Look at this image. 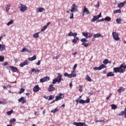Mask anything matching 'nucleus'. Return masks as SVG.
I'll use <instances>...</instances> for the list:
<instances>
[{
	"label": "nucleus",
	"instance_id": "f257e3e1",
	"mask_svg": "<svg viewBox=\"0 0 126 126\" xmlns=\"http://www.w3.org/2000/svg\"><path fill=\"white\" fill-rule=\"evenodd\" d=\"M126 64L122 63L119 67H115L113 68L114 72L117 73L120 72V73H124L126 71Z\"/></svg>",
	"mask_w": 126,
	"mask_h": 126
},
{
	"label": "nucleus",
	"instance_id": "f03ea898",
	"mask_svg": "<svg viewBox=\"0 0 126 126\" xmlns=\"http://www.w3.org/2000/svg\"><path fill=\"white\" fill-rule=\"evenodd\" d=\"M81 95H80L79 97L76 99V103L77 104H78L79 103L80 104H87L90 102V98L89 97H87L86 100H84L81 99Z\"/></svg>",
	"mask_w": 126,
	"mask_h": 126
},
{
	"label": "nucleus",
	"instance_id": "7ed1b4c3",
	"mask_svg": "<svg viewBox=\"0 0 126 126\" xmlns=\"http://www.w3.org/2000/svg\"><path fill=\"white\" fill-rule=\"evenodd\" d=\"M18 7L22 12H24V11H26L28 9V7L26 6V5L23 4V3L19 4Z\"/></svg>",
	"mask_w": 126,
	"mask_h": 126
},
{
	"label": "nucleus",
	"instance_id": "20e7f679",
	"mask_svg": "<svg viewBox=\"0 0 126 126\" xmlns=\"http://www.w3.org/2000/svg\"><path fill=\"white\" fill-rule=\"evenodd\" d=\"M62 75L61 74L58 75V76L55 79L53 80L52 83L53 84H56V82L58 83H60L61 81H62Z\"/></svg>",
	"mask_w": 126,
	"mask_h": 126
},
{
	"label": "nucleus",
	"instance_id": "39448f33",
	"mask_svg": "<svg viewBox=\"0 0 126 126\" xmlns=\"http://www.w3.org/2000/svg\"><path fill=\"white\" fill-rule=\"evenodd\" d=\"M107 68V66L105 65V64H102L98 67H94L93 68V69H94V70H101V69H103V68Z\"/></svg>",
	"mask_w": 126,
	"mask_h": 126
},
{
	"label": "nucleus",
	"instance_id": "423d86ee",
	"mask_svg": "<svg viewBox=\"0 0 126 126\" xmlns=\"http://www.w3.org/2000/svg\"><path fill=\"white\" fill-rule=\"evenodd\" d=\"M113 38L115 41H119L120 37H119V33L117 32H112Z\"/></svg>",
	"mask_w": 126,
	"mask_h": 126
},
{
	"label": "nucleus",
	"instance_id": "0eeeda50",
	"mask_svg": "<svg viewBox=\"0 0 126 126\" xmlns=\"http://www.w3.org/2000/svg\"><path fill=\"white\" fill-rule=\"evenodd\" d=\"M100 17H102V14L101 13L98 15L94 16L93 18L91 20L92 22H95V21L98 20Z\"/></svg>",
	"mask_w": 126,
	"mask_h": 126
},
{
	"label": "nucleus",
	"instance_id": "6e6552de",
	"mask_svg": "<svg viewBox=\"0 0 126 126\" xmlns=\"http://www.w3.org/2000/svg\"><path fill=\"white\" fill-rule=\"evenodd\" d=\"M73 125L76 126H87L86 124L83 122H74Z\"/></svg>",
	"mask_w": 126,
	"mask_h": 126
},
{
	"label": "nucleus",
	"instance_id": "1a4fd4ad",
	"mask_svg": "<svg viewBox=\"0 0 126 126\" xmlns=\"http://www.w3.org/2000/svg\"><path fill=\"white\" fill-rule=\"evenodd\" d=\"M64 97V95L63 94H59L56 97V101H59V100H62V99H63Z\"/></svg>",
	"mask_w": 126,
	"mask_h": 126
},
{
	"label": "nucleus",
	"instance_id": "9d476101",
	"mask_svg": "<svg viewBox=\"0 0 126 126\" xmlns=\"http://www.w3.org/2000/svg\"><path fill=\"white\" fill-rule=\"evenodd\" d=\"M77 7H78V6H77V5H76V4H75L74 3L72 5V7H71V9L70 10V11L71 12H74L75 11H77Z\"/></svg>",
	"mask_w": 126,
	"mask_h": 126
},
{
	"label": "nucleus",
	"instance_id": "9b49d317",
	"mask_svg": "<svg viewBox=\"0 0 126 126\" xmlns=\"http://www.w3.org/2000/svg\"><path fill=\"white\" fill-rule=\"evenodd\" d=\"M48 80H50V77H49L48 76H46L41 78L40 79V82H41V83H43V82H46V81H48Z\"/></svg>",
	"mask_w": 126,
	"mask_h": 126
},
{
	"label": "nucleus",
	"instance_id": "f8f14e48",
	"mask_svg": "<svg viewBox=\"0 0 126 126\" xmlns=\"http://www.w3.org/2000/svg\"><path fill=\"white\" fill-rule=\"evenodd\" d=\"M18 102L20 103H22V104H25L26 103V100L25 99V97L22 96L18 100Z\"/></svg>",
	"mask_w": 126,
	"mask_h": 126
},
{
	"label": "nucleus",
	"instance_id": "ddd939ff",
	"mask_svg": "<svg viewBox=\"0 0 126 126\" xmlns=\"http://www.w3.org/2000/svg\"><path fill=\"white\" fill-rule=\"evenodd\" d=\"M28 63H29V61H28V60H26L20 64V66L21 67H23L24 65H27V64H28Z\"/></svg>",
	"mask_w": 126,
	"mask_h": 126
},
{
	"label": "nucleus",
	"instance_id": "4468645a",
	"mask_svg": "<svg viewBox=\"0 0 126 126\" xmlns=\"http://www.w3.org/2000/svg\"><path fill=\"white\" fill-rule=\"evenodd\" d=\"M9 68L12 69L13 72H18V69H17V67L13 66H10Z\"/></svg>",
	"mask_w": 126,
	"mask_h": 126
},
{
	"label": "nucleus",
	"instance_id": "2eb2a0df",
	"mask_svg": "<svg viewBox=\"0 0 126 126\" xmlns=\"http://www.w3.org/2000/svg\"><path fill=\"white\" fill-rule=\"evenodd\" d=\"M69 37H71V36H73V37H76L77 36V33L76 32H70L68 33L67 34Z\"/></svg>",
	"mask_w": 126,
	"mask_h": 126
},
{
	"label": "nucleus",
	"instance_id": "dca6fc26",
	"mask_svg": "<svg viewBox=\"0 0 126 126\" xmlns=\"http://www.w3.org/2000/svg\"><path fill=\"white\" fill-rule=\"evenodd\" d=\"M125 115V117L126 119V107L125 108V110L123 111H121L120 113H119L118 115L119 116H124Z\"/></svg>",
	"mask_w": 126,
	"mask_h": 126
},
{
	"label": "nucleus",
	"instance_id": "f3484780",
	"mask_svg": "<svg viewBox=\"0 0 126 126\" xmlns=\"http://www.w3.org/2000/svg\"><path fill=\"white\" fill-rule=\"evenodd\" d=\"M46 9L43 7L38 8L36 9V12L38 13V12H43V11H45Z\"/></svg>",
	"mask_w": 126,
	"mask_h": 126
},
{
	"label": "nucleus",
	"instance_id": "a211bd4d",
	"mask_svg": "<svg viewBox=\"0 0 126 126\" xmlns=\"http://www.w3.org/2000/svg\"><path fill=\"white\" fill-rule=\"evenodd\" d=\"M55 89L56 88L53 86V85H50L48 88V91H49V92H52L54 91Z\"/></svg>",
	"mask_w": 126,
	"mask_h": 126
},
{
	"label": "nucleus",
	"instance_id": "6ab92c4d",
	"mask_svg": "<svg viewBox=\"0 0 126 126\" xmlns=\"http://www.w3.org/2000/svg\"><path fill=\"white\" fill-rule=\"evenodd\" d=\"M21 52L22 53H24V52H27L28 53H31V50H29V49L27 48L26 47L23 48Z\"/></svg>",
	"mask_w": 126,
	"mask_h": 126
},
{
	"label": "nucleus",
	"instance_id": "aec40b11",
	"mask_svg": "<svg viewBox=\"0 0 126 126\" xmlns=\"http://www.w3.org/2000/svg\"><path fill=\"white\" fill-rule=\"evenodd\" d=\"M70 75H71L70 76V78L76 77V73L75 72V70H73L71 74H70Z\"/></svg>",
	"mask_w": 126,
	"mask_h": 126
},
{
	"label": "nucleus",
	"instance_id": "412c9836",
	"mask_svg": "<svg viewBox=\"0 0 126 126\" xmlns=\"http://www.w3.org/2000/svg\"><path fill=\"white\" fill-rule=\"evenodd\" d=\"M34 92H38L40 90V87H39V85L35 86L33 88Z\"/></svg>",
	"mask_w": 126,
	"mask_h": 126
},
{
	"label": "nucleus",
	"instance_id": "4be33fe9",
	"mask_svg": "<svg viewBox=\"0 0 126 126\" xmlns=\"http://www.w3.org/2000/svg\"><path fill=\"white\" fill-rule=\"evenodd\" d=\"M5 50V45L4 44H0V52H2V51H4Z\"/></svg>",
	"mask_w": 126,
	"mask_h": 126
},
{
	"label": "nucleus",
	"instance_id": "5701e85b",
	"mask_svg": "<svg viewBox=\"0 0 126 126\" xmlns=\"http://www.w3.org/2000/svg\"><path fill=\"white\" fill-rule=\"evenodd\" d=\"M83 11L86 14H90V11L88 10V9H87L86 7H84Z\"/></svg>",
	"mask_w": 126,
	"mask_h": 126
},
{
	"label": "nucleus",
	"instance_id": "b1692460",
	"mask_svg": "<svg viewBox=\"0 0 126 126\" xmlns=\"http://www.w3.org/2000/svg\"><path fill=\"white\" fill-rule=\"evenodd\" d=\"M126 3V1H124V2H121L118 4V7L119 8H122V7H124L125 4Z\"/></svg>",
	"mask_w": 126,
	"mask_h": 126
},
{
	"label": "nucleus",
	"instance_id": "393cba45",
	"mask_svg": "<svg viewBox=\"0 0 126 126\" xmlns=\"http://www.w3.org/2000/svg\"><path fill=\"white\" fill-rule=\"evenodd\" d=\"M36 57L35 55H34L32 57H31L29 58V61L30 62H32V61H35L36 60Z\"/></svg>",
	"mask_w": 126,
	"mask_h": 126
},
{
	"label": "nucleus",
	"instance_id": "a878e982",
	"mask_svg": "<svg viewBox=\"0 0 126 126\" xmlns=\"http://www.w3.org/2000/svg\"><path fill=\"white\" fill-rule=\"evenodd\" d=\"M82 46L85 47L86 48L88 47V46H90L91 45V43H85L84 42H83L82 43Z\"/></svg>",
	"mask_w": 126,
	"mask_h": 126
},
{
	"label": "nucleus",
	"instance_id": "bb28decb",
	"mask_svg": "<svg viewBox=\"0 0 126 126\" xmlns=\"http://www.w3.org/2000/svg\"><path fill=\"white\" fill-rule=\"evenodd\" d=\"M102 34L101 33H96L94 35V38H99V37H101Z\"/></svg>",
	"mask_w": 126,
	"mask_h": 126
},
{
	"label": "nucleus",
	"instance_id": "cd10ccee",
	"mask_svg": "<svg viewBox=\"0 0 126 126\" xmlns=\"http://www.w3.org/2000/svg\"><path fill=\"white\" fill-rule=\"evenodd\" d=\"M86 80L87 81H89L90 82H91L92 81V79H91V78L89 75H87L86 76Z\"/></svg>",
	"mask_w": 126,
	"mask_h": 126
},
{
	"label": "nucleus",
	"instance_id": "c85d7f7f",
	"mask_svg": "<svg viewBox=\"0 0 126 126\" xmlns=\"http://www.w3.org/2000/svg\"><path fill=\"white\" fill-rule=\"evenodd\" d=\"M118 93H121V92H124L125 90H124V88L123 87H121L118 90Z\"/></svg>",
	"mask_w": 126,
	"mask_h": 126
},
{
	"label": "nucleus",
	"instance_id": "c756f323",
	"mask_svg": "<svg viewBox=\"0 0 126 126\" xmlns=\"http://www.w3.org/2000/svg\"><path fill=\"white\" fill-rule=\"evenodd\" d=\"M14 21L13 20H10V21L7 23V26H9V25H11L14 23Z\"/></svg>",
	"mask_w": 126,
	"mask_h": 126
},
{
	"label": "nucleus",
	"instance_id": "7c9ffc66",
	"mask_svg": "<svg viewBox=\"0 0 126 126\" xmlns=\"http://www.w3.org/2000/svg\"><path fill=\"white\" fill-rule=\"evenodd\" d=\"M47 28H48V25H46L42 28V29L40 30L41 32H43L45 31V30L46 29H47Z\"/></svg>",
	"mask_w": 126,
	"mask_h": 126
},
{
	"label": "nucleus",
	"instance_id": "2f4dec72",
	"mask_svg": "<svg viewBox=\"0 0 126 126\" xmlns=\"http://www.w3.org/2000/svg\"><path fill=\"white\" fill-rule=\"evenodd\" d=\"M10 7H11V5L10 4H8L6 6V11H7V12H8L9 11V9H10Z\"/></svg>",
	"mask_w": 126,
	"mask_h": 126
},
{
	"label": "nucleus",
	"instance_id": "473e14b6",
	"mask_svg": "<svg viewBox=\"0 0 126 126\" xmlns=\"http://www.w3.org/2000/svg\"><path fill=\"white\" fill-rule=\"evenodd\" d=\"M79 39L78 37H74V38L72 40V42L74 43H76Z\"/></svg>",
	"mask_w": 126,
	"mask_h": 126
},
{
	"label": "nucleus",
	"instance_id": "72a5a7b5",
	"mask_svg": "<svg viewBox=\"0 0 126 126\" xmlns=\"http://www.w3.org/2000/svg\"><path fill=\"white\" fill-rule=\"evenodd\" d=\"M116 22L117 24H121V23H122V19L121 18H117L116 19Z\"/></svg>",
	"mask_w": 126,
	"mask_h": 126
},
{
	"label": "nucleus",
	"instance_id": "f704fd0d",
	"mask_svg": "<svg viewBox=\"0 0 126 126\" xmlns=\"http://www.w3.org/2000/svg\"><path fill=\"white\" fill-rule=\"evenodd\" d=\"M33 71H34V73H37V72L38 73H39V72H40V70H39V69L35 70L34 68H32V72H33Z\"/></svg>",
	"mask_w": 126,
	"mask_h": 126
},
{
	"label": "nucleus",
	"instance_id": "c9c22d12",
	"mask_svg": "<svg viewBox=\"0 0 126 126\" xmlns=\"http://www.w3.org/2000/svg\"><path fill=\"white\" fill-rule=\"evenodd\" d=\"M114 75H115V74H114L113 72H110L107 74V77H109V76H114Z\"/></svg>",
	"mask_w": 126,
	"mask_h": 126
},
{
	"label": "nucleus",
	"instance_id": "e433bc0d",
	"mask_svg": "<svg viewBox=\"0 0 126 126\" xmlns=\"http://www.w3.org/2000/svg\"><path fill=\"white\" fill-rule=\"evenodd\" d=\"M110 106H111V108L113 110H116V109H117V108H118L117 105H116L115 104H111V105H110Z\"/></svg>",
	"mask_w": 126,
	"mask_h": 126
},
{
	"label": "nucleus",
	"instance_id": "4c0bfd02",
	"mask_svg": "<svg viewBox=\"0 0 126 126\" xmlns=\"http://www.w3.org/2000/svg\"><path fill=\"white\" fill-rule=\"evenodd\" d=\"M122 12V11L121 9L116 10L113 11V13L116 14V13H121Z\"/></svg>",
	"mask_w": 126,
	"mask_h": 126
},
{
	"label": "nucleus",
	"instance_id": "58836bf2",
	"mask_svg": "<svg viewBox=\"0 0 126 126\" xmlns=\"http://www.w3.org/2000/svg\"><path fill=\"white\" fill-rule=\"evenodd\" d=\"M39 34H40V32H36L34 34H33V37L34 38H38L39 37Z\"/></svg>",
	"mask_w": 126,
	"mask_h": 126
},
{
	"label": "nucleus",
	"instance_id": "ea45409f",
	"mask_svg": "<svg viewBox=\"0 0 126 126\" xmlns=\"http://www.w3.org/2000/svg\"><path fill=\"white\" fill-rule=\"evenodd\" d=\"M112 19L111 18V17H109V16H107L104 18V20H105V21H108L109 22Z\"/></svg>",
	"mask_w": 126,
	"mask_h": 126
},
{
	"label": "nucleus",
	"instance_id": "a19ab883",
	"mask_svg": "<svg viewBox=\"0 0 126 126\" xmlns=\"http://www.w3.org/2000/svg\"><path fill=\"white\" fill-rule=\"evenodd\" d=\"M15 122H16V120L14 118H12L10 120L9 123L10 124H12V123H15Z\"/></svg>",
	"mask_w": 126,
	"mask_h": 126
},
{
	"label": "nucleus",
	"instance_id": "79ce46f5",
	"mask_svg": "<svg viewBox=\"0 0 126 126\" xmlns=\"http://www.w3.org/2000/svg\"><path fill=\"white\" fill-rule=\"evenodd\" d=\"M51 113H53L55 114L56 112H59V109L58 108H55L54 109H53L51 111Z\"/></svg>",
	"mask_w": 126,
	"mask_h": 126
},
{
	"label": "nucleus",
	"instance_id": "37998d69",
	"mask_svg": "<svg viewBox=\"0 0 126 126\" xmlns=\"http://www.w3.org/2000/svg\"><path fill=\"white\" fill-rule=\"evenodd\" d=\"M64 76H65V77H69V78H70V76H71V75L66 72L64 74Z\"/></svg>",
	"mask_w": 126,
	"mask_h": 126
},
{
	"label": "nucleus",
	"instance_id": "c03bdc74",
	"mask_svg": "<svg viewBox=\"0 0 126 126\" xmlns=\"http://www.w3.org/2000/svg\"><path fill=\"white\" fill-rule=\"evenodd\" d=\"M12 113H13V110H11L10 111L7 112L6 114H7V115H8V116H9V115H11V114H12Z\"/></svg>",
	"mask_w": 126,
	"mask_h": 126
},
{
	"label": "nucleus",
	"instance_id": "a18cd8bd",
	"mask_svg": "<svg viewBox=\"0 0 126 126\" xmlns=\"http://www.w3.org/2000/svg\"><path fill=\"white\" fill-rule=\"evenodd\" d=\"M83 36H84L86 39H87V36L88 35V32H83Z\"/></svg>",
	"mask_w": 126,
	"mask_h": 126
},
{
	"label": "nucleus",
	"instance_id": "49530a36",
	"mask_svg": "<svg viewBox=\"0 0 126 126\" xmlns=\"http://www.w3.org/2000/svg\"><path fill=\"white\" fill-rule=\"evenodd\" d=\"M55 98V95H50L49 98H48V101L53 100Z\"/></svg>",
	"mask_w": 126,
	"mask_h": 126
},
{
	"label": "nucleus",
	"instance_id": "de8ad7c7",
	"mask_svg": "<svg viewBox=\"0 0 126 126\" xmlns=\"http://www.w3.org/2000/svg\"><path fill=\"white\" fill-rule=\"evenodd\" d=\"M92 36H93V34L92 33H88V34L87 36V39H88V38H91Z\"/></svg>",
	"mask_w": 126,
	"mask_h": 126
},
{
	"label": "nucleus",
	"instance_id": "09e8293b",
	"mask_svg": "<svg viewBox=\"0 0 126 126\" xmlns=\"http://www.w3.org/2000/svg\"><path fill=\"white\" fill-rule=\"evenodd\" d=\"M96 123H105L106 122L105 120H96L95 121Z\"/></svg>",
	"mask_w": 126,
	"mask_h": 126
},
{
	"label": "nucleus",
	"instance_id": "8fccbe9b",
	"mask_svg": "<svg viewBox=\"0 0 126 126\" xmlns=\"http://www.w3.org/2000/svg\"><path fill=\"white\" fill-rule=\"evenodd\" d=\"M108 59H105L103 61V63L104 64H108Z\"/></svg>",
	"mask_w": 126,
	"mask_h": 126
},
{
	"label": "nucleus",
	"instance_id": "3c124183",
	"mask_svg": "<svg viewBox=\"0 0 126 126\" xmlns=\"http://www.w3.org/2000/svg\"><path fill=\"white\" fill-rule=\"evenodd\" d=\"M24 91H25V90L23 88H21L20 89V94H22V93H23V92H24Z\"/></svg>",
	"mask_w": 126,
	"mask_h": 126
},
{
	"label": "nucleus",
	"instance_id": "603ef678",
	"mask_svg": "<svg viewBox=\"0 0 126 126\" xmlns=\"http://www.w3.org/2000/svg\"><path fill=\"white\" fill-rule=\"evenodd\" d=\"M4 61V57L3 56H0V62H3Z\"/></svg>",
	"mask_w": 126,
	"mask_h": 126
},
{
	"label": "nucleus",
	"instance_id": "864d4df0",
	"mask_svg": "<svg viewBox=\"0 0 126 126\" xmlns=\"http://www.w3.org/2000/svg\"><path fill=\"white\" fill-rule=\"evenodd\" d=\"M81 41L82 42V43H84V42H87V39H86V38H82L81 39Z\"/></svg>",
	"mask_w": 126,
	"mask_h": 126
},
{
	"label": "nucleus",
	"instance_id": "5fc2aeb1",
	"mask_svg": "<svg viewBox=\"0 0 126 126\" xmlns=\"http://www.w3.org/2000/svg\"><path fill=\"white\" fill-rule=\"evenodd\" d=\"M112 97V94H110L106 98V100H109Z\"/></svg>",
	"mask_w": 126,
	"mask_h": 126
},
{
	"label": "nucleus",
	"instance_id": "6e6d98bb",
	"mask_svg": "<svg viewBox=\"0 0 126 126\" xmlns=\"http://www.w3.org/2000/svg\"><path fill=\"white\" fill-rule=\"evenodd\" d=\"M100 6V2L98 1L97 4L94 5L95 7H99Z\"/></svg>",
	"mask_w": 126,
	"mask_h": 126
},
{
	"label": "nucleus",
	"instance_id": "4d7b16f0",
	"mask_svg": "<svg viewBox=\"0 0 126 126\" xmlns=\"http://www.w3.org/2000/svg\"><path fill=\"white\" fill-rule=\"evenodd\" d=\"M73 18V13H70V19H72Z\"/></svg>",
	"mask_w": 126,
	"mask_h": 126
},
{
	"label": "nucleus",
	"instance_id": "13d9d810",
	"mask_svg": "<svg viewBox=\"0 0 126 126\" xmlns=\"http://www.w3.org/2000/svg\"><path fill=\"white\" fill-rule=\"evenodd\" d=\"M76 67H77V64H75L73 68V70H75V69H76Z\"/></svg>",
	"mask_w": 126,
	"mask_h": 126
},
{
	"label": "nucleus",
	"instance_id": "bf43d9fd",
	"mask_svg": "<svg viewBox=\"0 0 126 126\" xmlns=\"http://www.w3.org/2000/svg\"><path fill=\"white\" fill-rule=\"evenodd\" d=\"M59 58H60L59 56H56V57H54V58H53V60H58V59H59Z\"/></svg>",
	"mask_w": 126,
	"mask_h": 126
},
{
	"label": "nucleus",
	"instance_id": "052dcab7",
	"mask_svg": "<svg viewBox=\"0 0 126 126\" xmlns=\"http://www.w3.org/2000/svg\"><path fill=\"white\" fill-rule=\"evenodd\" d=\"M3 37H5V35H3L0 36V41L3 38Z\"/></svg>",
	"mask_w": 126,
	"mask_h": 126
},
{
	"label": "nucleus",
	"instance_id": "680f3d73",
	"mask_svg": "<svg viewBox=\"0 0 126 126\" xmlns=\"http://www.w3.org/2000/svg\"><path fill=\"white\" fill-rule=\"evenodd\" d=\"M36 64L37 65H40V64H41V62L39 60H38V63H36Z\"/></svg>",
	"mask_w": 126,
	"mask_h": 126
},
{
	"label": "nucleus",
	"instance_id": "e2e57ef3",
	"mask_svg": "<svg viewBox=\"0 0 126 126\" xmlns=\"http://www.w3.org/2000/svg\"><path fill=\"white\" fill-rule=\"evenodd\" d=\"M73 56H76L77 55V52H75L72 53Z\"/></svg>",
	"mask_w": 126,
	"mask_h": 126
},
{
	"label": "nucleus",
	"instance_id": "0e129e2a",
	"mask_svg": "<svg viewBox=\"0 0 126 126\" xmlns=\"http://www.w3.org/2000/svg\"><path fill=\"white\" fill-rule=\"evenodd\" d=\"M8 64V63L7 62H5L3 64V65H7Z\"/></svg>",
	"mask_w": 126,
	"mask_h": 126
},
{
	"label": "nucleus",
	"instance_id": "69168bd1",
	"mask_svg": "<svg viewBox=\"0 0 126 126\" xmlns=\"http://www.w3.org/2000/svg\"><path fill=\"white\" fill-rule=\"evenodd\" d=\"M7 87H8V86H7V87L5 86H3V89H7Z\"/></svg>",
	"mask_w": 126,
	"mask_h": 126
},
{
	"label": "nucleus",
	"instance_id": "338daca9",
	"mask_svg": "<svg viewBox=\"0 0 126 126\" xmlns=\"http://www.w3.org/2000/svg\"><path fill=\"white\" fill-rule=\"evenodd\" d=\"M103 21H105V19H100V22H102Z\"/></svg>",
	"mask_w": 126,
	"mask_h": 126
},
{
	"label": "nucleus",
	"instance_id": "774afa93",
	"mask_svg": "<svg viewBox=\"0 0 126 126\" xmlns=\"http://www.w3.org/2000/svg\"><path fill=\"white\" fill-rule=\"evenodd\" d=\"M14 62H15V63H18V60H17V59H15V60H14Z\"/></svg>",
	"mask_w": 126,
	"mask_h": 126
}]
</instances>
